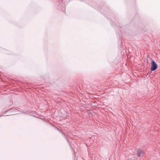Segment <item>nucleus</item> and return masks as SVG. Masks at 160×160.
I'll return each mask as SVG.
<instances>
[{"label": "nucleus", "instance_id": "1", "mask_svg": "<svg viewBox=\"0 0 160 160\" xmlns=\"http://www.w3.org/2000/svg\"><path fill=\"white\" fill-rule=\"evenodd\" d=\"M158 65L156 62L153 60H152L151 66L150 70L151 71H153L156 70L158 68Z\"/></svg>", "mask_w": 160, "mask_h": 160}, {"label": "nucleus", "instance_id": "2", "mask_svg": "<svg viewBox=\"0 0 160 160\" xmlns=\"http://www.w3.org/2000/svg\"><path fill=\"white\" fill-rule=\"evenodd\" d=\"M137 152L138 153V156L139 157H141L145 154L144 152L140 149H137Z\"/></svg>", "mask_w": 160, "mask_h": 160}, {"label": "nucleus", "instance_id": "3", "mask_svg": "<svg viewBox=\"0 0 160 160\" xmlns=\"http://www.w3.org/2000/svg\"><path fill=\"white\" fill-rule=\"evenodd\" d=\"M135 157H136L135 155H134V156L133 155L132 157V160H135V159H135Z\"/></svg>", "mask_w": 160, "mask_h": 160}]
</instances>
